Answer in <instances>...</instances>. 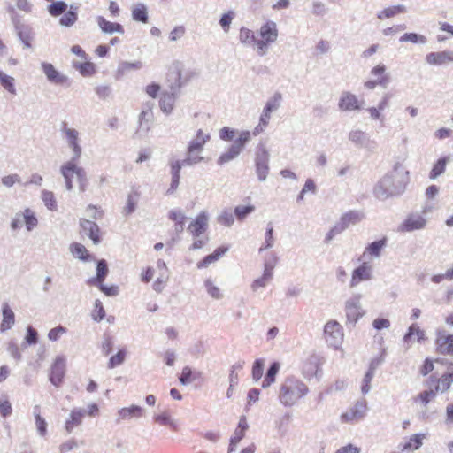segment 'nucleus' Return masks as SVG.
<instances>
[{
    "mask_svg": "<svg viewBox=\"0 0 453 453\" xmlns=\"http://www.w3.org/2000/svg\"><path fill=\"white\" fill-rule=\"evenodd\" d=\"M409 181V172L403 164L396 162L392 171L386 173L374 186L373 194L379 200L403 194Z\"/></svg>",
    "mask_w": 453,
    "mask_h": 453,
    "instance_id": "nucleus-1",
    "label": "nucleus"
},
{
    "mask_svg": "<svg viewBox=\"0 0 453 453\" xmlns=\"http://www.w3.org/2000/svg\"><path fill=\"white\" fill-rule=\"evenodd\" d=\"M308 391V387L303 381L288 377L280 385L279 400L284 406H292L297 400L307 395Z\"/></svg>",
    "mask_w": 453,
    "mask_h": 453,
    "instance_id": "nucleus-2",
    "label": "nucleus"
},
{
    "mask_svg": "<svg viewBox=\"0 0 453 453\" xmlns=\"http://www.w3.org/2000/svg\"><path fill=\"white\" fill-rule=\"evenodd\" d=\"M77 161L78 160L71 159L65 163L60 167V173L65 180V188L68 191H72L73 189V179L75 176L78 181L79 190L81 193H83L88 188V179L84 168L76 165Z\"/></svg>",
    "mask_w": 453,
    "mask_h": 453,
    "instance_id": "nucleus-3",
    "label": "nucleus"
},
{
    "mask_svg": "<svg viewBox=\"0 0 453 453\" xmlns=\"http://www.w3.org/2000/svg\"><path fill=\"white\" fill-rule=\"evenodd\" d=\"M349 140L357 148L365 149L369 152H375L378 144L374 140H372L370 135L360 130V129H353L348 134Z\"/></svg>",
    "mask_w": 453,
    "mask_h": 453,
    "instance_id": "nucleus-4",
    "label": "nucleus"
},
{
    "mask_svg": "<svg viewBox=\"0 0 453 453\" xmlns=\"http://www.w3.org/2000/svg\"><path fill=\"white\" fill-rule=\"evenodd\" d=\"M270 154L264 144L258 146L255 157L256 173L259 181H265L269 173Z\"/></svg>",
    "mask_w": 453,
    "mask_h": 453,
    "instance_id": "nucleus-5",
    "label": "nucleus"
},
{
    "mask_svg": "<svg viewBox=\"0 0 453 453\" xmlns=\"http://www.w3.org/2000/svg\"><path fill=\"white\" fill-rule=\"evenodd\" d=\"M60 130L68 147L73 151L71 159L79 160L82 153V149L79 142V132L74 128L68 127L65 122L62 124Z\"/></svg>",
    "mask_w": 453,
    "mask_h": 453,
    "instance_id": "nucleus-6",
    "label": "nucleus"
},
{
    "mask_svg": "<svg viewBox=\"0 0 453 453\" xmlns=\"http://www.w3.org/2000/svg\"><path fill=\"white\" fill-rule=\"evenodd\" d=\"M368 407L365 399L357 400L353 406L342 413L340 417L342 423H354L363 419L366 416Z\"/></svg>",
    "mask_w": 453,
    "mask_h": 453,
    "instance_id": "nucleus-7",
    "label": "nucleus"
},
{
    "mask_svg": "<svg viewBox=\"0 0 453 453\" xmlns=\"http://www.w3.org/2000/svg\"><path fill=\"white\" fill-rule=\"evenodd\" d=\"M426 222L427 221L423 214L418 212L410 213L399 225L398 231L401 233H409L416 230H421L426 227Z\"/></svg>",
    "mask_w": 453,
    "mask_h": 453,
    "instance_id": "nucleus-8",
    "label": "nucleus"
},
{
    "mask_svg": "<svg viewBox=\"0 0 453 453\" xmlns=\"http://www.w3.org/2000/svg\"><path fill=\"white\" fill-rule=\"evenodd\" d=\"M324 334L328 345L338 348L342 342L343 334L341 325L336 321H329L325 325Z\"/></svg>",
    "mask_w": 453,
    "mask_h": 453,
    "instance_id": "nucleus-9",
    "label": "nucleus"
},
{
    "mask_svg": "<svg viewBox=\"0 0 453 453\" xmlns=\"http://www.w3.org/2000/svg\"><path fill=\"white\" fill-rule=\"evenodd\" d=\"M361 297L360 294H356L345 303L346 317L350 323L355 324L365 314L361 308Z\"/></svg>",
    "mask_w": 453,
    "mask_h": 453,
    "instance_id": "nucleus-10",
    "label": "nucleus"
},
{
    "mask_svg": "<svg viewBox=\"0 0 453 453\" xmlns=\"http://www.w3.org/2000/svg\"><path fill=\"white\" fill-rule=\"evenodd\" d=\"M363 104L364 101L359 102L356 95L343 91L339 98L338 108L342 111H360Z\"/></svg>",
    "mask_w": 453,
    "mask_h": 453,
    "instance_id": "nucleus-11",
    "label": "nucleus"
},
{
    "mask_svg": "<svg viewBox=\"0 0 453 453\" xmlns=\"http://www.w3.org/2000/svg\"><path fill=\"white\" fill-rule=\"evenodd\" d=\"M209 215L205 211H201L188 225V231L196 238L203 234L208 228Z\"/></svg>",
    "mask_w": 453,
    "mask_h": 453,
    "instance_id": "nucleus-12",
    "label": "nucleus"
},
{
    "mask_svg": "<svg viewBox=\"0 0 453 453\" xmlns=\"http://www.w3.org/2000/svg\"><path fill=\"white\" fill-rule=\"evenodd\" d=\"M372 279V267L368 262H363L357 267L351 276L350 287L354 288L361 281L370 280Z\"/></svg>",
    "mask_w": 453,
    "mask_h": 453,
    "instance_id": "nucleus-13",
    "label": "nucleus"
},
{
    "mask_svg": "<svg viewBox=\"0 0 453 453\" xmlns=\"http://www.w3.org/2000/svg\"><path fill=\"white\" fill-rule=\"evenodd\" d=\"M65 372V360L63 357H58L51 365L50 380V382L58 387Z\"/></svg>",
    "mask_w": 453,
    "mask_h": 453,
    "instance_id": "nucleus-14",
    "label": "nucleus"
},
{
    "mask_svg": "<svg viewBox=\"0 0 453 453\" xmlns=\"http://www.w3.org/2000/svg\"><path fill=\"white\" fill-rule=\"evenodd\" d=\"M41 65L50 82L58 85H65L68 81V77L58 72L52 64L42 62Z\"/></svg>",
    "mask_w": 453,
    "mask_h": 453,
    "instance_id": "nucleus-15",
    "label": "nucleus"
},
{
    "mask_svg": "<svg viewBox=\"0 0 453 453\" xmlns=\"http://www.w3.org/2000/svg\"><path fill=\"white\" fill-rule=\"evenodd\" d=\"M87 414V410L83 408H73L69 418L65 423V429L68 434H71L74 427L79 426L82 423V419Z\"/></svg>",
    "mask_w": 453,
    "mask_h": 453,
    "instance_id": "nucleus-16",
    "label": "nucleus"
},
{
    "mask_svg": "<svg viewBox=\"0 0 453 453\" xmlns=\"http://www.w3.org/2000/svg\"><path fill=\"white\" fill-rule=\"evenodd\" d=\"M80 226L82 233L88 236L89 239L93 241L94 244H98L100 242V229L96 223L82 219L80 220Z\"/></svg>",
    "mask_w": 453,
    "mask_h": 453,
    "instance_id": "nucleus-17",
    "label": "nucleus"
},
{
    "mask_svg": "<svg viewBox=\"0 0 453 453\" xmlns=\"http://www.w3.org/2000/svg\"><path fill=\"white\" fill-rule=\"evenodd\" d=\"M387 237H383L380 240L369 243L365 247L361 257L365 258V257L369 256L371 258H380L382 250L387 246Z\"/></svg>",
    "mask_w": 453,
    "mask_h": 453,
    "instance_id": "nucleus-18",
    "label": "nucleus"
},
{
    "mask_svg": "<svg viewBox=\"0 0 453 453\" xmlns=\"http://www.w3.org/2000/svg\"><path fill=\"white\" fill-rule=\"evenodd\" d=\"M365 219V214L361 211H349L343 214L338 223L343 230L350 226H355Z\"/></svg>",
    "mask_w": 453,
    "mask_h": 453,
    "instance_id": "nucleus-19",
    "label": "nucleus"
},
{
    "mask_svg": "<svg viewBox=\"0 0 453 453\" xmlns=\"http://www.w3.org/2000/svg\"><path fill=\"white\" fill-rule=\"evenodd\" d=\"M153 113L150 108L143 110L139 115V128L136 134L139 136L145 135L150 129Z\"/></svg>",
    "mask_w": 453,
    "mask_h": 453,
    "instance_id": "nucleus-20",
    "label": "nucleus"
},
{
    "mask_svg": "<svg viewBox=\"0 0 453 453\" xmlns=\"http://www.w3.org/2000/svg\"><path fill=\"white\" fill-rule=\"evenodd\" d=\"M437 350L441 354H453V334H438Z\"/></svg>",
    "mask_w": 453,
    "mask_h": 453,
    "instance_id": "nucleus-21",
    "label": "nucleus"
},
{
    "mask_svg": "<svg viewBox=\"0 0 453 453\" xmlns=\"http://www.w3.org/2000/svg\"><path fill=\"white\" fill-rule=\"evenodd\" d=\"M426 61L429 65H441L453 61V57L449 51L431 52L426 55Z\"/></svg>",
    "mask_w": 453,
    "mask_h": 453,
    "instance_id": "nucleus-22",
    "label": "nucleus"
},
{
    "mask_svg": "<svg viewBox=\"0 0 453 453\" xmlns=\"http://www.w3.org/2000/svg\"><path fill=\"white\" fill-rule=\"evenodd\" d=\"M431 383L435 384L436 391L444 393L450 388L453 383V372L444 373L440 379H437L435 376L432 375L429 378Z\"/></svg>",
    "mask_w": 453,
    "mask_h": 453,
    "instance_id": "nucleus-23",
    "label": "nucleus"
},
{
    "mask_svg": "<svg viewBox=\"0 0 453 453\" xmlns=\"http://www.w3.org/2000/svg\"><path fill=\"white\" fill-rule=\"evenodd\" d=\"M15 30L18 34L19 40L23 42L25 48H30L31 43V29L19 20L13 19Z\"/></svg>",
    "mask_w": 453,
    "mask_h": 453,
    "instance_id": "nucleus-24",
    "label": "nucleus"
},
{
    "mask_svg": "<svg viewBox=\"0 0 453 453\" xmlns=\"http://www.w3.org/2000/svg\"><path fill=\"white\" fill-rule=\"evenodd\" d=\"M3 320L0 325V331L5 332L11 329L15 323V315L8 303H4L2 308Z\"/></svg>",
    "mask_w": 453,
    "mask_h": 453,
    "instance_id": "nucleus-25",
    "label": "nucleus"
},
{
    "mask_svg": "<svg viewBox=\"0 0 453 453\" xmlns=\"http://www.w3.org/2000/svg\"><path fill=\"white\" fill-rule=\"evenodd\" d=\"M260 35L267 42H274L277 40L278 31L273 21H268L260 28Z\"/></svg>",
    "mask_w": 453,
    "mask_h": 453,
    "instance_id": "nucleus-26",
    "label": "nucleus"
},
{
    "mask_svg": "<svg viewBox=\"0 0 453 453\" xmlns=\"http://www.w3.org/2000/svg\"><path fill=\"white\" fill-rule=\"evenodd\" d=\"M209 134H204L202 129L196 132V138L189 142L188 149L203 152L205 143L210 140Z\"/></svg>",
    "mask_w": 453,
    "mask_h": 453,
    "instance_id": "nucleus-27",
    "label": "nucleus"
},
{
    "mask_svg": "<svg viewBox=\"0 0 453 453\" xmlns=\"http://www.w3.org/2000/svg\"><path fill=\"white\" fill-rule=\"evenodd\" d=\"M97 23L104 33H119L121 35L124 34V28L120 24L108 21L102 16L97 18Z\"/></svg>",
    "mask_w": 453,
    "mask_h": 453,
    "instance_id": "nucleus-28",
    "label": "nucleus"
},
{
    "mask_svg": "<svg viewBox=\"0 0 453 453\" xmlns=\"http://www.w3.org/2000/svg\"><path fill=\"white\" fill-rule=\"evenodd\" d=\"M132 18L134 21L147 23L149 19L147 6L142 3L132 5Z\"/></svg>",
    "mask_w": 453,
    "mask_h": 453,
    "instance_id": "nucleus-29",
    "label": "nucleus"
},
{
    "mask_svg": "<svg viewBox=\"0 0 453 453\" xmlns=\"http://www.w3.org/2000/svg\"><path fill=\"white\" fill-rule=\"evenodd\" d=\"M424 438H425V434H413L410 437L408 441H406L404 443H401L398 448L402 451H410V450H413V449H418L421 447L422 441Z\"/></svg>",
    "mask_w": 453,
    "mask_h": 453,
    "instance_id": "nucleus-30",
    "label": "nucleus"
},
{
    "mask_svg": "<svg viewBox=\"0 0 453 453\" xmlns=\"http://www.w3.org/2000/svg\"><path fill=\"white\" fill-rule=\"evenodd\" d=\"M108 265L104 259L97 261L96 264V276L88 280V284H96L104 282L108 274Z\"/></svg>",
    "mask_w": 453,
    "mask_h": 453,
    "instance_id": "nucleus-31",
    "label": "nucleus"
},
{
    "mask_svg": "<svg viewBox=\"0 0 453 453\" xmlns=\"http://www.w3.org/2000/svg\"><path fill=\"white\" fill-rule=\"evenodd\" d=\"M228 250L227 247H219L213 253L207 255L197 264L198 268L207 267L211 263L216 262L220 257H222Z\"/></svg>",
    "mask_w": 453,
    "mask_h": 453,
    "instance_id": "nucleus-32",
    "label": "nucleus"
},
{
    "mask_svg": "<svg viewBox=\"0 0 453 453\" xmlns=\"http://www.w3.org/2000/svg\"><path fill=\"white\" fill-rule=\"evenodd\" d=\"M449 162V157H440L434 164V165L429 173V179L436 180L440 175H441L445 172L446 165Z\"/></svg>",
    "mask_w": 453,
    "mask_h": 453,
    "instance_id": "nucleus-33",
    "label": "nucleus"
},
{
    "mask_svg": "<svg viewBox=\"0 0 453 453\" xmlns=\"http://www.w3.org/2000/svg\"><path fill=\"white\" fill-rule=\"evenodd\" d=\"M142 67V63L141 61L135 62H127L122 61L119 64L117 69V78H120L124 76L127 73L131 72L133 70H139Z\"/></svg>",
    "mask_w": 453,
    "mask_h": 453,
    "instance_id": "nucleus-34",
    "label": "nucleus"
},
{
    "mask_svg": "<svg viewBox=\"0 0 453 453\" xmlns=\"http://www.w3.org/2000/svg\"><path fill=\"white\" fill-rule=\"evenodd\" d=\"M119 418L121 419H130L132 417H141L142 415V408L138 405H131L130 407L122 408L118 411Z\"/></svg>",
    "mask_w": 453,
    "mask_h": 453,
    "instance_id": "nucleus-35",
    "label": "nucleus"
},
{
    "mask_svg": "<svg viewBox=\"0 0 453 453\" xmlns=\"http://www.w3.org/2000/svg\"><path fill=\"white\" fill-rule=\"evenodd\" d=\"M242 152L241 150H239V147L237 145H234L232 144L227 151H226L225 153H223L218 159L217 163L218 165H223L228 162H230L231 160L234 159L235 157H237L240 153Z\"/></svg>",
    "mask_w": 453,
    "mask_h": 453,
    "instance_id": "nucleus-36",
    "label": "nucleus"
},
{
    "mask_svg": "<svg viewBox=\"0 0 453 453\" xmlns=\"http://www.w3.org/2000/svg\"><path fill=\"white\" fill-rule=\"evenodd\" d=\"M77 7L71 5L70 10L65 12L64 15L60 18L59 24L62 27H70L77 21Z\"/></svg>",
    "mask_w": 453,
    "mask_h": 453,
    "instance_id": "nucleus-37",
    "label": "nucleus"
},
{
    "mask_svg": "<svg viewBox=\"0 0 453 453\" xmlns=\"http://www.w3.org/2000/svg\"><path fill=\"white\" fill-rule=\"evenodd\" d=\"M169 219L175 221L174 231L177 234H180L184 230V224L186 216L181 211H171L169 212Z\"/></svg>",
    "mask_w": 453,
    "mask_h": 453,
    "instance_id": "nucleus-38",
    "label": "nucleus"
},
{
    "mask_svg": "<svg viewBox=\"0 0 453 453\" xmlns=\"http://www.w3.org/2000/svg\"><path fill=\"white\" fill-rule=\"evenodd\" d=\"M174 101L175 96L173 93H163L159 101L162 111L165 112L166 114H169L173 111Z\"/></svg>",
    "mask_w": 453,
    "mask_h": 453,
    "instance_id": "nucleus-39",
    "label": "nucleus"
},
{
    "mask_svg": "<svg viewBox=\"0 0 453 453\" xmlns=\"http://www.w3.org/2000/svg\"><path fill=\"white\" fill-rule=\"evenodd\" d=\"M399 41L401 42H410L414 44H426L427 42L425 35L417 33H405L400 37Z\"/></svg>",
    "mask_w": 453,
    "mask_h": 453,
    "instance_id": "nucleus-40",
    "label": "nucleus"
},
{
    "mask_svg": "<svg viewBox=\"0 0 453 453\" xmlns=\"http://www.w3.org/2000/svg\"><path fill=\"white\" fill-rule=\"evenodd\" d=\"M138 198L139 193L136 190L127 196V204L123 209V212L126 215L132 214L135 211Z\"/></svg>",
    "mask_w": 453,
    "mask_h": 453,
    "instance_id": "nucleus-41",
    "label": "nucleus"
},
{
    "mask_svg": "<svg viewBox=\"0 0 453 453\" xmlns=\"http://www.w3.org/2000/svg\"><path fill=\"white\" fill-rule=\"evenodd\" d=\"M416 334L417 335V338H418V342H421L422 340L425 339V332L423 330H421L418 326H417V325L415 324H412L409 329H408V332L405 334V335L403 336V342L405 343H409L411 342V338L412 336Z\"/></svg>",
    "mask_w": 453,
    "mask_h": 453,
    "instance_id": "nucleus-42",
    "label": "nucleus"
},
{
    "mask_svg": "<svg viewBox=\"0 0 453 453\" xmlns=\"http://www.w3.org/2000/svg\"><path fill=\"white\" fill-rule=\"evenodd\" d=\"M282 101V95L280 92H275L273 96L268 99L265 104L264 110L269 112H273L278 110Z\"/></svg>",
    "mask_w": 453,
    "mask_h": 453,
    "instance_id": "nucleus-43",
    "label": "nucleus"
},
{
    "mask_svg": "<svg viewBox=\"0 0 453 453\" xmlns=\"http://www.w3.org/2000/svg\"><path fill=\"white\" fill-rule=\"evenodd\" d=\"M240 41L244 45H253L257 42V37L253 31L242 27L240 30Z\"/></svg>",
    "mask_w": 453,
    "mask_h": 453,
    "instance_id": "nucleus-44",
    "label": "nucleus"
},
{
    "mask_svg": "<svg viewBox=\"0 0 453 453\" xmlns=\"http://www.w3.org/2000/svg\"><path fill=\"white\" fill-rule=\"evenodd\" d=\"M0 83L9 93L16 95L14 78L5 74L2 70H0Z\"/></svg>",
    "mask_w": 453,
    "mask_h": 453,
    "instance_id": "nucleus-45",
    "label": "nucleus"
},
{
    "mask_svg": "<svg viewBox=\"0 0 453 453\" xmlns=\"http://www.w3.org/2000/svg\"><path fill=\"white\" fill-rule=\"evenodd\" d=\"M67 4L64 1L53 2L49 5L48 11L50 14L53 17H58L63 13H65L67 10Z\"/></svg>",
    "mask_w": 453,
    "mask_h": 453,
    "instance_id": "nucleus-46",
    "label": "nucleus"
},
{
    "mask_svg": "<svg viewBox=\"0 0 453 453\" xmlns=\"http://www.w3.org/2000/svg\"><path fill=\"white\" fill-rule=\"evenodd\" d=\"M72 254L82 261H87L89 255L84 245L81 243H73L70 247Z\"/></svg>",
    "mask_w": 453,
    "mask_h": 453,
    "instance_id": "nucleus-47",
    "label": "nucleus"
},
{
    "mask_svg": "<svg viewBox=\"0 0 453 453\" xmlns=\"http://www.w3.org/2000/svg\"><path fill=\"white\" fill-rule=\"evenodd\" d=\"M27 231H32L38 224L37 218L30 209H26L22 214Z\"/></svg>",
    "mask_w": 453,
    "mask_h": 453,
    "instance_id": "nucleus-48",
    "label": "nucleus"
},
{
    "mask_svg": "<svg viewBox=\"0 0 453 453\" xmlns=\"http://www.w3.org/2000/svg\"><path fill=\"white\" fill-rule=\"evenodd\" d=\"M218 223L230 227L234 223V212L230 210H224L217 218Z\"/></svg>",
    "mask_w": 453,
    "mask_h": 453,
    "instance_id": "nucleus-49",
    "label": "nucleus"
},
{
    "mask_svg": "<svg viewBox=\"0 0 453 453\" xmlns=\"http://www.w3.org/2000/svg\"><path fill=\"white\" fill-rule=\"evenodd\" d=\"M73 66L75 69L79 70L80 73L83 76H91L96 72L95 65L88 61L84 63H74Z\"/></svg>",
    "mask_w": 453,
    "mask_h": 453,
    "instance_id": "nucleus-50",
    "label": "nucleus"
},
{
    "mask_svg": "<svg viewBox=\"0 0 453 453\" xmlns=\"http://www.w3.org/2000/svg\"><path fill=\"white\" fill-rule=\"evenodd\" d=\"M196 378L197 377L194 374L192 369L189 366H185L181 371L179 380L181 385L186 386L196 380Z\"/></svg>",
    "mask_w": 453,
    "mask_h": 453,
    "instance_id": "nucleus-51",
    "label": "nucleus"
},
{
    "mask_svg": "<svg viewBox=\"0 0 453 453\" xmlns=\"http://www.w3.org/2000/svg\"><path fill=\"white\" fill-rule=\"evenodd\" d=\"M254 211V205H238L234 208V216L238 220L242 221L249 214L252 213Z\"/></svg>",
    "mask_w": 453,
    "mask_h": 453,
    "instance_id": "nucleus-52",
    "label": "nucleus"
},
{
    "mask_svg": "<svg viewBox=\"0 0 453 453\" xmlns=\"http://www.w3.org/2000/svg\"><path fill=\"white\" fill-rule=\"evenodd\" d=\"M42 199L45 206L50 211L57 210V203L55 200L54 194L51 191L43 190L42 192Z\"/></svg>",
    "mask_w": 453,
    "mask_h": 453,
    "instance_id": "nucleus-53",
    "label": "nucleus"
},
{
    "mask_svg": "<svg viewBox=\"0 0 453 453\" xmlns=\"http://www.w3.org/2000/svg\"><path fill=\"white\" fill-rule=\"evenodd\" d=\"M207 293L216 300L221 299L223 295L220 289L215 286L211 279H208L204 282Z\"/></svg>",
    "mask_w": 453,
    "mask_h": 453,
    "instance_id": "nucleus-54",
    "label": "nucleus"
},
{
    "mask_svg": "<svg viewBox=\"0 0 453 453\" xmlns=\"http://www.w3.org/2000/svg\"><path fill=\"white\" fill-rule=\"evenodd\" d=\"M264 372V360L263 359H257L252 367V378L255 381H258Z\"/></svg>",
    "mask_w": 453,
    "mask_h": 453,
    "instance_id": "nucleus-55",
    "label": "nucleus"
},
{
    "mask_svg": "<svg viewBox=\"0 0 453 453\" xmlns=\"http://www.w3.org/2000/svg\"><path fill=\"white\" fill-rule=\"evenodd\" d=\"M12 409L10 401L6 395L0 397V415L6 418L12 414Z\"/></svg>",
    "mask_w": 453,
    "mask_h": 453,
    "instance_id": "nucleus-56",
    "label": "nucleus"
},
{
    "mask_svg": "<svg viewBox=\"0 0 453 453\" xmlns=\"http://www.w3.org/2000/svg\"><path fill=\"white\" fill-rule=\"evenodd\" d=\"M438 391H436V388L434 389L429 388L428 390H425L418 394L417 396V400H419L424 405H426L433 398L435 397Z\"/></svg>",
    "mask_w": 453,
    "mask_h": 453,
    "instance_id": "nucleus-57",
    "label": "nucleus"
},
{
    "mask_svg": "<svg viewBox=\"0 0 453 453\" xmlns=\"http://www.w3.org/2000/svg\"><path fill=\"white\" fill-rule=\"evenodd\" d=\"M273 278L269 274H263L261 277L256 279L251 284V289L256 292L259 288H265Z\"/></svg>",
    "mask_w": 453,
    "mask_h": 453,
    "instance_id": "nucleus-58",
    "label": "nucleus"
},
{
    "mask_svg": "<svg viewBox=\"0 0 453 453\" xmlns=\"http://www.w3.org/2000/svg\"><path fill=\"white\" fill-rule=\"evenodd\" d=\"M186 34L184 26H176L169 34V42H173L181 39Z\"/></svg>",
    "mask_w": 453,
    "mask_h": 453,
    "instance_id": "nucleus-59",
    "label": "nucleus"
},
{
    "mask_svg": "<svg viewBox=\"0 0 453 453\" xmlns=\"http://www.w3.org/2000/svg\"><path fill=\"white\" fill-rule=\"evenodd\" d=\"M126 357L125 350H119L116 355L112 356L108 363V368L112 369L115 366L120 365L123 364Z\"/></svg>",
    "mask_w": 453,
    "mask_h": 453,
    "instance_id": "nucleus-60",
    "label": "nucleus"
},
{
    "mask_svg": "<svg viewBox=\"0 0 453 453\" xmlns=\"http://www.w3.org/2000/svg\"><path fill=\"white\" fill-rule=\"evenodd\" d=\"M47 426L46 420L41 415H36L35 427L40 436L44 437L47 434Z\"/></svg>",
    "mask_w": 453,
    "mask_h": 453,
    "instance_id": "nucleus-61",
    "label": "nucleus"
},
{
    "mask_svg": "<svg viewBox=\"0 0 453 453\" xmlns=\"http://www.w3.org/2000/svg\"><path fill=\"white\" fill-rule=\"evenodd\" d=\"M7 352L10 354V356L16 360V362H19L21 360V353L19 351V346L17 343L13 342H10L7 346Z\"/></svg>",
    "mask_w": 453,
    "mask_h": 453,
    "instance_id": "nucleus-62",
    "label": "nucleus"
},
{
    "mask_svg": "<svg viewBox=\"0 0 453 453\" xmlns=\"http://www.w3.org/2000/svg\"><path fill=\"white\" fill-rule=\"evenodd\" d=\"M250 140V133L249 131H242L239 137L234 142V145H237L239 150H242L245 144Z\"/></svg>",
    "mask_w": 453,
    "mask_h": 453,
    "instance_id": "nucleus-63",
    "label": "nucleus"
},
{
    "mask_svg": "<svg viewBox=\"0 0 453 453\" xmlns=\"http://www.w3.org/2000/svg\"><path fill=\"white\" fill-rule=\"evenodd\" d=\"M104 316H105V311H104L102 303L99 300H96L95 309L93 311V319L96 321H100L104 318Z\"/></svg>",
    "mask_w": 453,
    "mask_h": 453,
    "instance_id": "nucleus-64",
    "label": "nucleus"
}]
</instances>
